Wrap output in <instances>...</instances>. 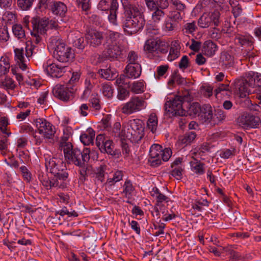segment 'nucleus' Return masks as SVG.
I'll use <instances>...</instances> for the list:
<instances>
[{"mask_svg":"<svg viewBox=\"0 0 261 261\" xmlns=\"http://www.w3.org/2000/svg\"><path fill=\"white\" fill-rule=\"evenodd\" d=\"M121 2L125 17L122 25L124 31L128 35L135 34L145 25L144 8L130 0H121Z\"/></svg>","mask_w":261,"mask_h":261,"instance_id":"nucleus-1","label":"nucleus"},{"mask_svg":"<svg viewBox=\"0 0 261 261\" xmlns=\"http://www.w3.org/2000/svg\"><path fill=\"white\" fill-rule=\"evenodd\" d=\"M48 47L53 50V57L58 61L67 63L74 58L73 50L56 37L50 39Z\"/></svg>","mask_w":261,"mask_h":261,"instance_id":"nucleus-2","label":"nucleus"},{"mask_svg":"<svg viewBox=\"0 0 261 261\" xmlns=\"http://www.w3.org/2000/svg\"><path fill=\"white\" fill-rule=\"evenodd\" d=\"M192 99L189 91L186 90L181 95H176L172 100L167 101L165 105V111L172 116H184L186 112L183 105Z\"/></svg>","mask_w":261,"mask_h":261,"instance_id":"nucleus-3","label":"nucleus"},{"mask_svg":"<svg viewBox=\"0 0 261 261\" xmlns=\"http://www.w3.org/2000/svg\"><path fill=\"white\" fill-rule=\"evenodd\" d=\"M123 131H125V138L132 143H138L144 136V127L142 120L134 119L123 124Z\"/></svg>","mask_w":261,"mask_h":261,"instance_id":"nucleus-4","label":"nucleus"},{"mask_svg":"<svg viewBox=\"0 0 261 261\" xmlns=\"http://www.w3.org/2000/svg\"><path fill=\"white\" fill-rule=\"evenodd\" d=\"M69 174L68 171L57 175L49 179L46 175L39 174L38 178L42 186L46 189L50 190L53 188L65 189L69 185Z\"/></svg>","mask_w":261,"mask_h":261,"instance_id":"nucleus-5","label":"nucleus"},{"mask_svg":"<svg viewBox=\"0 0 261 261\" xmlns=\"http://www.w3.org/2000/svg\"><path fill=\"white\" fill-rule=\"evenodd\" d=\"M60 150L63 151L66 162L75 165H81L82 160L85 154L90 155V149L87 148H85L82 152L77 148H73L71 143L61 144Z\"/></svg>","mask_w":261,"mask_h":261,"instance_id":"nucleus-6","label":"nucleus"},{"mask_svg":"<svg viewBox=\"0 0 261 261\" xmlns=\"http://www.w3.org/2000/svg\"><path fill=\"white\" fill-rule=\"evenodd\" d=\"M172 153V150L169 148H166L163 150L160 145L153 144L150 148L148 162L152 167H158L162 164V161H168L171 156Z\"/></svg>","mask_w":261,"mask_h":261,"instance_id":"nucleus-7","label":"nucleus"},{"mask_svg":"<svg viewBox=\"0 0 261 261\" xmlns=\"http://www.w3.org/2000/svg\"><path fill=\"white\" fill-rule=\"evenodd\" d=\"M255 73L249 72L246 73L244 77L236 79L234 81V89L239 92L240 97L244 98L251 93V91L249 88L255 87Z\"/></svg>","mask_w":261,"mask_h":261,"instance_id":"nucleus-8","label":"nucleus"},{"mask_svg":"<svg viewBox=\"0 0 261 261\" xmlns=\"http://www.w3.org/2000/svg\"><path fill=\"white\" fill-rule=\"evenodd\" d=\"M35 45L31 42L29 44L27 43L25 47V57L24 56L23 48H15L14 49L15 60L22 70H25L27 68V63L30 61L29 58L32 57L36 49Z\"/></svg>","mask_w":261,"mask_h":261,"instance_id":"nucleus-9","label":"nucleus"},{"mask_svg":"<svg viewBox=\"0 0 261 261\" xmlns=\"http://www.w3.org/2000/svg\"><path fill=\"white\" fill-rule=\"evenodd\" d=\"M147 103L141 96H134L129 100L123 104L121 109L122 113L126 115H130L146 108Z\"/></svg>","mask_w":261,"mask_h":261,"instance_id":"nucleus-10","label":"nucleus"},{"mask_svg":"<svg viewBox=\"0 0 261 261\" xmlns=\"http://www.w3.org/2000/svg\"><path fill=\"white\" fill-rule=\"evenodd\" d=\"M237 123L245 129L259 128L261 125L260 118L250 113H244L237 119Z\"/></svg>","mask_w":261,"mask_h":261,"instance_id":"nucleus-11","label":"nucleus"},{"mask_svg":"<svg viewBox=\"0 0 261 261\" xmlns=\"http://www.w3.org/2000/svg\"><path fill=\"white\" fill-rule=\"evenodd\" d=\"M220 13L218 10L208 13H204L198 20V25L201 28H207L214 25L217 27L219 24Z\"/></svg>","mask_w":261,"mask_h":261,"instance_id":"nucleus-12","label":"nucleus"},{"mask_svg":"<svg viewBox=\"0 0 261 261\" xmlns=\"http://www.w3.org/2000/svg\"><path fill=\"white\" fill-rule=\"evenodd\" d=\"M122 49L121 47L116 43L110 44L109 43L102 53V57L99 55H96L98 57V60L95 63H100L102 61V58H105L110 60L118 59L121 57Z\"/></svg>","mask_w":261,"mask_h":261,"instance_id":"nucleus-13","label":"nucleus"},{"mask_svg":"<svg viewBox=\"0 0 261 261\" xmlns=\"http://www.w3.org/2000/svg\"><path fill=\"white\" fill-rule=\"evenodd\" d=\"M45 166L52 174L57 175L67 172V169L63 161L58 158H48L45 159Z\"/></svg>","mask_w":261,"mask_h":261,"instance_id":"nucleus-14","label":"nucleus"},{"mask_svg":"<svg viewBox=\"0 0 261 261\" xmlns=\"http://www.w3.org/2000/svg\"><path fill=\"white\" fill-rule=\"evenodd\" d=\"M75 91L73 86L57 85L53 89L52 92L55 97L63 101H68L72 99Z\"/></svg>","mask_w":261,"mask_h":261,"instance_id":"nucleus-15","label":"nucleus"},{"mask_svg":"<svg viewBox=\"0 0 261 261\" xmlns=\"http://www.w3.org/2000/svg\"><path fill=\"white\" fill-rule=\"evenodd\" d=\"M36 126L37 127L39 134H42L44 138L51 139L55 134L54 126L46 119L39 118L34 120Z\"/></svg>","mask_w":261,"mask_h":261,"instance_id":"nucleus-16","label":"nucleus"},{"mask_svg":"<svg viewBox=\"0 0 261 261\" xmlns=\"http://www.w3.org/2000/svg\"><path fill=\"white\" fill-rule=\"evenodd\" d=\"M66 66L47 62L43 65L45 72L53 77H60L65 72Z\"/></svg>","mask_w":261,"mask_h":261,"instance_id":"nucleus-17","label":"nucleus"},{"mask_svg":"<svg viewBox=\"0 0 261 261\" xmlns=\"http://www.w3.org/2000/svg\"><path fill=\"white\" fill-rule=\"evenodd\" d=\"M48 22V18L45 17L42 18L38 16L33 17L31 20L33 31L36 33H39L41 35L45 34L48 30L47 24Z\"/></svg>","mask_w":261,"mask_h":261,"instance_id":"nucleus-18","label":"nucleus"},{"mask_svg":"<svg viewBox=\"0 0 261 261\" xmlns=\"http://www.w3.org/2000/svg\"><path fill=\"white\" fill-rule=\"evenodd\" d=\"M86 39L90 46L97 47L101 44L104 37L102 32L92 31L89 32L87 35Z\"/></svg>","mask_w":261,"mask_h":261,"instance_id":"nucleus-19","label":"nucleus"},{"mask_svg":"<svg viewBox=\"0 0 261 261\" xmlns=\"http://www.w3.org/2000/svg\"><path fill=\"white\" fill-rule=\"evenodd\" d=\"M49 10L54 15L61 17H64L67 12L66 5L60 1H51L49 3Z\"/></svg>","mask_w":261,"mask_h":261,"instance_id":"nucleus-20","label":"nucleus"},{"mask_svg":"<svg viewBox=\"0 0 261 261\" xmlns=\"http://www.w3.org/2000/svg\"><path fill=\"white\" fill-rule=\"evenodd\" d=\"M126 76L129 79H135L141 74V67L140 64H128L125 69Z\"/></svg>","mask_w":261,"mask_h":261,"instance_id":"nucleus-21","label":"nucleus"},{"mask_svg":"<svg viewBox=\"0 0 261 261\" xmlns=\"http://www.w3.org/2000/svg\"><path fill=\"white\" fill-rule=\"evenodd\" d=\"M90 155L85 154L81 161V165H76L80 168L79 172L82 176L81 180H85L88 174L91 171V166L87 164L89 161Z\"/></svg>","mask_w":261,"mask_h":261,"instance_id":"nucleus-22","label":"nucleus"},{"mask_svg":"<svg viewBox=\"0 0 261 261\" xmlns=\"http://www.w3.org/2000/svg\"><path fill=\"white\" fill-rule=\"evenodd\" d=\"M217 49L218 46L216 44L210 40L205 41L201 47L202 52L208 57L214 55Z\"/></svg>","mask_w":261,"mask_h":261,"instance_id":"nucleus-23","label":"nucleus"},{"mask_svg":"<svg viewBox=\"0 0 261 261\" xmlns=\"http://www.w3.org/2000/svg\"><path fill=\"white\" fill-rule=\"evenodd\" d=\"M119 8L117 0H111L110 8V14L108 16L109 21L114 25H117V15Z\"/></svg>","mask_w":261,"mask_h":261,"instance_id":"nucleus-24","label":"nucleus"},{"mask_svg":"<svg viewBox=\"0 0 261 261\" xmlns=\"http://www.w3.org/2000/svg\"><path fill=\"white\" fill-rule=\"evenodd\" d=\"M219 64L223 68H228L233 65V59L227 52L223 51L221 53Z\"/></svg>","mask_w":261,"mask_h":261,"instance_id":"nucleus-25","label":"nucleus"},{"mask_svg":"<svg viewBox=\"0 0 261 261\" xmlns=\"http://www.w3.org/2000/svg\"><path fill=\"white\" fill-rule=\"evenodd\" d=\"M162 42L158 40L154 39H149L146 41L144 46V49L145 51L148 53L155 52L160 48V44Z\"/></svg>","mask_w":261,"mask_h":261,"instance_id":"nucleus-26","label":"nucleus"},{"mask_svg":"<svg viewBox=\"0 0 261 261\" xmlns=\"http://www.w3.org/2000/svg\"><path fill=\"white\" fill-rule=\"evenodd\" d=\"M180 47L177 41L172 42L168 56V60L172 61L177 59L180 55Z\"/></svg>","mask_w":261,"mask_h":261,"instance_id":"nucleus-27","label":"nucleus"},{"mask_svg":"<svg viewBox=\"0 0 261 261\" xmlns=\"http://www.w3.org/2000/svg\"><path fill=\"white\" fill-rule=\"evenodd\" d=\"M95 135V133L93 129L89 128L85 134L81 135L80 140L85 145H89L93 143Z\"/></svg>","mask_w":261,"mask_h":261,"instance_id":"nucleus-28","label":"nucleus"},{"mask_svg":"<svg viewBox=\"0 0 261 261\" xmlns=\"http://www.w3.org/2000/svg\"><path fill=\"white\" fill-rule=\"evenodd\" d=\"M150 195L156 200L155 204H159V205H163L162 203L163 201H168L169 198L164 194L161 193L160 190L156 187L152 188V190L150 192Z\"/></svg>","mask_w":261,"mask_h":261,"instance_id":"nucleus-29","label":"nucleus"},{"mask_svg":"<svg viewBox=\"0 0 261 261\" xmlns=\"http://www.w3.org/2000/svg\"><path fill=\"white\" fill-rule=\"evenodd\" d=\"M234 42L237 45L244 47H251L252 42L250 37L238 34L234 38Z\"/></svg>","mask_w":261,"mask_h":261,"instance_id":"nucleus-30","label":"nucleus"},{"mask_svg":"<svg viewBox=\"0 0 261 261\" xmlns=\"http://www.w3.org/2000/svg\"><path fill=\"white\" fill-rule=\"evenodd\" d=\"M112 130L111 135L115 137H119L121 139L125 138V131H123V125L121 128V124L120 122H115Z\"/></svg>","mask_w":261,"mask_h":261,"instance_id":"nucleus-31","label":"nucleus"},{"mask_svg":"<svg viewBox=\"0 0 261 261\" xmlns=\"http://www.w3.org/2000/svg\"><path fill=\"white\" fill-rule=\"evenodd\" d=\"M199 115L203 117L205 121H210L213 118V110L210 105L205 104L201 106Z\"/></svg>","mask_w":261,"mask_h":261,"instance_id":"nucleus-32","label":"nucleus"},{"mask_svg":"<svg viewBox=\"0 0 261 261\" xmlns=\"http://www.w3.org/2000/svg\"><path fill=\"white\" fill-rule=\"evenodd\" d=\"M10 68V59L7 56H3L0 59V76L6 74Z\"/></svg>","mask_w":261,"mask_h":261,"instance_id":"nucleus-33","label":"nucleus"},{"mask_svg":"<svg viewBox=\"0 0 261 261\" xmlns=\"http://www.w3.org/2000/svg\"><path fill=\"white\" fill-rule=\"evenodd\" d=\"M196 22L193 21L190 22L186 23L182 28V32L184 35L188 36L189 35L192 34L197 30Z\"/></svg>","mask_w":261,"mask_h":261,"instance_id":"nucleus-34","label":"nucleus"},{"mask_svg":"<svg viewBox=\"0 0 261 261\" xmlns=\"http://www.w3.org/2000/svg\"><path fill=\"white\" fill-rule=\"evenodd\" d=\"M201 108V106L198 102H194L190 105L188 110H185L184 116L195 117L197 115H199Z\"/></svg>","mask_w":261,"mask_h":261,"instance_id":"nucleus-35","label":"nucleus"},{"mask_svg":"<svg viewBox=\"0 0 261 261\" xmlns=\"http://www.w3.org/2000/svg\"><path fill=\"white\" fill-rule=\"evenodd\" d=\"M158 118L155 113H151L147 122V126L152 133H154L158 127Z\"/></svg>","mask_w":261,"mask_h":261,"instance_id":"nucleus-36","label":"nucleus"},{"mask_svg":"<svg viewBox=\"0 0 261 261\" xmlns=\"http://www.w3.org/2000/svg\"><path fill=\"white\" fill-rule=\"evenodd\" d=\"M99 148L102 153H107L110 155L115 154L112 140H107Z\"/></svg>","mask_w":261,"mask_h":261,"instance_id":"nucleus-37","label":"nucleus"},{"mask_svg":"<svg viewBox=\"0 0 261 261\" xmlns=\"http://www.w3.org/2000/svg\"><path fill=\"white\" fill-rule=\"evenodd\" d=\"M98 73L102 77L107 80H113L118 75L115 70H112L109 68L106 69H100L98 71Z\"/></svg>","mask_w":261,"mask_h":261,"instance_id":"nucleus-38","label":"nucleus"},{"mask_svg":"<svg viewBox=\"0 0 261 261\" xmlns=\"http://www.w3.org/2000/svg\"><path fill=\"white\" fill-rule=\"evenodd\" d=\"M190 164L192 170L196 174L201 175L204 173V164L195 159L194 161H191Z\"/></svg>","mask_w":261,"mask_h":261,"instance_id":"nucleus-39","label":"nucleus"},{"mask_svg":"<svg viewBox=\"0 0 261 261\" xmlns=\"http://www.w3.org/2000/svg\"><path fill=\"white\" fill-rule=\"evenodd\" d=\"M196 134L194 132L186 133L183 136H181L179 140L182 144L187 145L191 143L195 139Z\"/></svg>","mask_w":261,"mask_h":261,"instance_id":"nucleus-40","label":"nucleus"},{"mask_svg":"<svg viewBox=\"0 0 261 261\" xmlns=\"http://www.w3.org/2000/svg\"><path fill=\"white\" fill-rule=\"evenodd\" d=\"M12 29L13 35L17 39H23L25 37V31L21 24H14Z\"/></svg>","mask_w":261,"mask_h":261,"instance_id":"nucleus-41","label":"nucleus"},{"mask_svg":"<svg viewBox=\"0 0 261 261\" xmlns=\"http://www.w3.org/2000/svg\"><path fill=\"white\" fill-rule=\"evenodd\" d=\"M149 10L153 11L151 15L152 19L155 22H159L165 16V13L163 10L155 8L150 9Z\"/></svg>","mask_w":261,"mask_h":261,"instance_id":"nucleus-42","label":"nucleus"},{"mask_svg":"<svg viewBox=\"0 0 261 261\" xmlns=\"http://www.w3.org/2000/svg\"><path fill=\"white\" fill-rule=\"evenodd\" d=\"M10 38L7 25L3 22H0V40L6 42Z\"/></svg>","mask_w":261,"mask_h":261,"instance_id":"nucleus-43","label":"nucleus"},{"mask_svg":"<svg viewBox=\"0 0 261 261\" xmlns=\"http://www.w3.org/2000/svg\"><path fill=\"white\" fill-rule=\"evenodd\" d=\"M145 85L143 81L134 82L131 86L132 92L136 93H142L144 91Z\"/></svg>","mask_w":261,"mask_h":261,"instance_id":"nucleus-44","label":"nucleus"},{"mask_svg":"<svg viewBox=\"0 0 261 261\" xmlns=\"http://www.w3.org/2000/svg\"><path fill=\"white\" fill-rule=\"evenodd\" d=\"M36 0H17V4L19 9L22 11H27L32 7Z\"/></svg>","mask_w":261,"mask_h":261,"instance_id":"nucleus-45","label":"nucleus"},{"mask_svg":"<svg viewBox=\"0 0 261 261\" xmlns=\"http://www.w3.org/2000/svg\"><path fill=\"white\" fill-rule=\"evenodd\" d=\"M184 14L183 12L173 10L170 12L168 18L170 20L178 23L182 19Z\"/></svg>","mask_w":261,"mask_h":261,"instance_id":"nucleus-46","label":"nucleus"},{"mask_svg":"<svg viewBox=\"0 0 261 261\" xmlns=\"http://www.w3.org/2000/svg\"><path fill=\"white\" fill-rule=\"evenodd\" d=\"M87 43H88L87 41L86 42L84 38L83 37H76L72 42L73 46L81 50H83L84 49Z\"/></svg>","mask_w":261,"mask_h":261,"instance_id":"nucleus-47","label":"nucleus"},{"mask_svg":"<svg viewBox=\"0 0 261 261\" xmlns=\"http://www.w3.org/2000/svg\"><path fill=\"white\" fill-rule=\"evenodd\" d=\"M123 190L122 193L124 194L126 197H129L135 188L130 180H126L123 186Z\"/></svg>","mask_w":261,"mask_h":261,"instance_id":"nucleus-48","label":"nucleus"},{"mask_svg":"<svg viewBox=\"0 0 261 261\" xmlns=\"http://www.w3.org/2000/svg\"><path fill=\"white\" fill-rule=\"evenodd\" d=\"M0 87L6 89H14L15 85L11 78L6 77L4 80L0 82Z\"/></svg>","mask_w":261,"mask_h":261,"instance_id":"nucleus-49","label":"nucleus"},{"mask_svg":"<svg viewBox=\"0 0 261 261\" xmlns=\"http://www.w3.org/2000/svg\"><path fill=\"white\" fill-rule=\"evenodd\" d=\"M71 129L70 128H66L63 130V136L61 138V140L59 144V149H60L61 144L71 143L68 141L69 137L71 136Z\"/></svg>","mask_w":261,"mask_h":261,"instance_id":"nucleus-50","label":"nucleus"},{"mask_svg":"<svg viewBox=\"0 0 261 261\" xmlns=\"http://www.w3.org/2000/svg\"><path fill=\"white\" fill-rule=\"evenodd\" d=\"M90 103L92 108L95 110L98 111L101 109V104L100 99L97 94H92L90 100Z\"/></svg>","mask_w":261,"mask_h":261,"instance_id":"nucleus-51","label":"nucleus"},{"mask_svg":"<svg viewBox=\"0 0 261 261\" xmlns=\"http://www.w3.org/2000/svg\"><path fill=\"white\" fill-rule=\"evenodd\" d=\"M211 147L212 146L208 143H203L201 145L197 151L193 152V154L195 155L198 154L202 156L205 152L210 151Z\"/></svg>","mask_w":261,"mask_h":261,"instance_id":"nucleus-52","label":"nucleus"},{"mask_svg":"<svg viewBox=\"0 0 261 261\" xmlns=\"http://www.w3.org/2000/svg\"><path fill=\"white\" fill-rule=\"evenodd\" d=\"M121 34L118 32L109 31L106 36L107 43H109L108 40L111 41V44L116 43L115 42L120 38Z\"/></svg>","mask_w":261,"mask_h":261,"instance_id":"nucleus-53","label":"nucleus"},{"mask_svg":"<svg viewBox=\"0 0 261 261\" xmlns=\"http://www.w3.org/2000/svg\"><path fill=\"white\" fill-rule=\"evenodd\" d=\"M20 132L21 133H28L32 135L34 138H36V131L28 124H24L20 127Z\"/></svg>","mask_w":261,"mask_h":261,"instance_id":"nucleus-54","label":"nucleus"},{"mask_svg":"<svg viewBox=\"0 0 261 261\" xmlns=\"http://www.w3.org/2000/svg\"><path fill=\"white\" fill-rule=\"evenodd\" d=\"M106 168L103 166H100L97 169V171L96 173V182L98 184H102L105 179V173Z\"/></svg>","mask_w":261,"mask_h":261,"instance_id":"nucleus-55","label":"nucleus"},{"mask_svg":"<svg viewBox=\"0 0 261 261\" xmlns=\"http://www.w3.org/2000/svg\"><path fill=\"white\" fill-rule=\"evenodd\" d=\"M101 91L103 95L109 98L113 96V89L109 84H103L102 86Z\"/></svg>","mask_w":261,"mask_h":261,"instance_id":"nucleus-56","label":"nucleus"},{"mask_svg":"<svg viewBox=\"0 0 261 261\" xmlns=\"http://www.w3.org/2000/svg\"><path fill=\"white\" fill-rule=\"evenodd\" d=\"M229 4L232 7V12L235 17L239 16L242 12V10L241 8V7L239 6L238 4V2L236 0H233V1L230 2L228 1Z\"/></svg>","mask_w":261,"mask_h":261,"instance_id":"nucleus-57","label":"nucleus"},{"mask_svg":"<svg viewBox=\"0 0 261 261\" xmlns=\"http://www.w3.org/2000/svg\"><path fill=\"white\" fill-rule=\"evenodd\" d=\"M127 59L128 62V64H139L138 56L134 51L132 50L128 53Z\"/></svg>","mask_w":261,"mask_h":261,"instance_id":"nucleus-58","label":"nucleus"},{"mask_svg":"<svg viewBox=\"0 0 261 261\" xmlns=\"http://www.w3.org/2000/svg\"><path fill=\"white\" fill-rule=\"evenodd\" d=\"M154 3L155 6H153L154 8L163 10L168 9L169 6L168 0H156L154 1Z\"/></svg>","mask_w":261,"mask_h":261,"instance_id":"nucleus-59","label":"nucleus"},{"mask_svg":"<svg viewBox=\"0 0 261 261\" xmlns=\"http://www.w3.org/2000/svg\"><path fill=\"white\" fill-rule=\"evenodd\" d=\"M8 125V121L6 118L5 117H1L0 118V130L2 132V133L7 135V136H9L11 133L7 132V127Z\"/></svg>","mask_w":261,"mask_h":261,"instance_id":"nucleus-60","label":"nucleus"},{"mask_svg":"<svg viewBox=\"0 0 261 261\" xmlns=\"http://www.w3.org/2000/svg\"><path fill=\"white\" fill-rule=\"evenodd\" d=\"M170 2L172 4V5L174 6V7L175 8V11H180L181 12H184L185 9L186 8V5L183 4L179 0H170Z\"/></svg>","mask_w":261,"mask_h":261,"instance_id":"nucleus-61","label":"nucleus"},{"mask_svg":"<svg viewBox=\"0 0 261 261\" xmlns=\"http://www.w3.org/2000/svg\"><path fill=\"white\" fill-rule=\"evenodd\" d=\"M129 95V92L126 89L120 87L118 88L117 97L120 100H123Z\"/></svg>","mask_w":261,"mask_h":261,"instance_id":"nucleus-62","label":"nucleus"},{"mask_svg":"<svg viewBox=\"0 0 261 261\" xmlns=\"http://www.w3.org/2000/svg\"><path fill=\"white\" fill-rule=\"evenodd\" d=\"M165 209V206L163 205H159V204H155L153 210L151 211L152 215L153 217L160 218L161 211L164 214V212L163 211Z\"/></svg>","mask_w":261,"mask_h":261,"instance_id":"nucleus-63","label":"nucleus"},{"mask_svg":"<svg viewBox=\"0 0 261 261\" xmlns=\"http://www.w3.org/2000/svg\"><path fill=\"white\" fill-rule=\"evenodd\" d=\"M182 171L183 168L182 167L172 168V170L171 171V174L177 179H180L181 178Z\"/></svg>","mask_w":261,"mask_h":261,"instance_id":"nucleus-64","label":"nucleus"}]
</instances>
